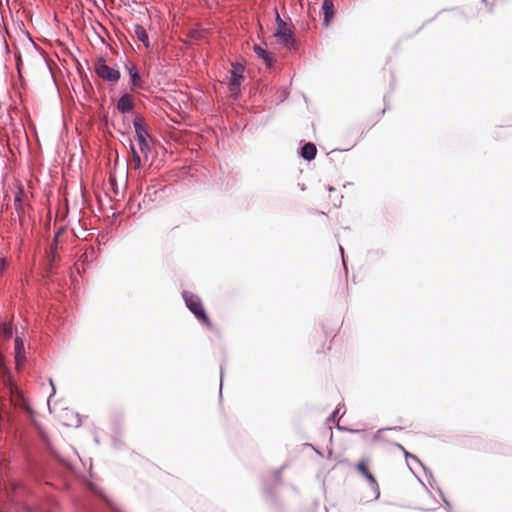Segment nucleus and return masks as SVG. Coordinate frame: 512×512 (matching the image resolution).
Segmentation results:
<instances>
[{"mask_svg":"<svg viewBox=\"0 0 512 512\" xmlns=\"http://www.w3.org/2000/svg\"><path fill=\"white\" fill-rule=\"evenodd\" d=\"M23 191L21 189L15 194L14 205L17 211L21 209Z\"/></svg>","mask_w":512,"mask_h":512,"instance_id":"17","label":"nucleus"},{"mask_svg":"<svg viewBox=\"0 0 512 512\" xmlns=\"http://www.w3.org/2000/svg\"><path fill=\"white\" fill-rule=\"evenodd\" d=\"M94 70L99 77L108 82H117L120 79V72L117 69L108 66L103 56H100L97 59Z\"/></svg>","mask_w":512,"mask_h":512,"instance_id":"3","label":"nucleus"},{"mask_svg":"<svg viewBox=\"0 0 512 512\" xmlns=\"http://www.w3.org/2000/svg\"><path fill=\"white\" fill-rule=\"evenodd\" d=\"M317 154V148L316 146L311 143L307 142L305 143L301 148V157L306 161H312L315 159Z\"/></svg>","mask_w":512,"mask_h":512,"instance_id":"10","label":"nucleus"},{"mask_svg":"<svg viewBox=\"0 0 512 512\" xmlns=\"http://www.w3.org/2000/svg\"><path fill=\"white\" fill-rule=\"evenodd\" d=\"M275 21L277 24V30H276L275 36L279 39V41L286 45H288L290 42H293L294 41L293 32L290 29L286 28V23L281 18L280 14L278 13L277 10H276Z\"/></svg>","mask_w":512,"mask_h":512,"instance_id":"6","label":"nucleus"},{"mask_svg":"<svg viewBox=\"0 0 512 512\" xmlns=\"http://www.w3.org/2000/svg\"><path fill=\"white\" fill-rule=\"evenodd\" d=\"M133 126L140 151L145 157H147V154L150 151V135L147 132L144 118L142 116H136L133 120Z\"/></svg>","mask_w":512,"mask_h":512,"instance_id":"2","label":"nucleus"},{"mask_svg":"<svg viewBox=\"0 0 512 512\" xmlns=\"http://www.w3.org/2000/svg\"><path fill=\"white\" fill-rule=\"evenodd\" d=\"M113 445L114 447L118 448L120 445H119V441H117L116 439H114L113 441Z\"/></svg>","mask_w":512,"mask_h":512,"instance_id":"30","label":"nucleus"},{"mask_svg":"<svg viewBox=\"0 0 512 512\" xmlns=\"http://www.w3.org/2000/svg\"><path fill=\"white\" fill-rule=\"evenodd\" d=\"M323 20L325 24H329L334 15V4L332 0H324L322 3Z\"/></svg>","mask_w":512,"mask_h":512,"instance_id":"11","label":"nucleus"},{"mask_svg":"<svg viewBox=\"0 0 512 512\" xmlns=\"http://www.w3.org/2000/svg\"><path fill=\"white\" fill-rule=\"evenodd\" d=\"M50 384H51V386H52V394L49 396V399H50L52 396H54V395H55V386H54L53 381H52L51 379H50Z\"/></svg>","mask_w":512,"mask_h":512,"instance_id":"26","label":"nucleus"},{"mask_svg":"<svg viewBox=\"0 0 512 512\" xmlns=\"http://www.w3.org/2000/svg\"><path fill=\"white\" fill-rule=\"evenodd\" d=\"M441 497H442V499H443V501H444V503H445V506H446L448 509H450V508H451V504H450V502H449L448 500H446V499H445V497H444V495H443L442 493H441Z\"/></svg>","mask_w":512,"mask_h":512,"instance_id":"24","label":"nucleus"},{"mask_svg":"<svg viewBox=\"0 0 512 512\" xmlns=\"http://www.w3.org/2000/svg\"><path fill=\"white\" fill-rule=\"evenodd\" d=\"M0 332L5 339H10L13 336V329L10 324L2 323L0 327Z\"/></svg>","mask_w":512,"mask_h":512,"instance_id":"15","label":"nucleus"},{"mask_svg":"<svg viewBox=\"0 0 512 512\" xmlns=\"http://www.w3.org/2000/svg\"><path fill=\"white\" fill-rule=\"evenodd\" d=\"M483 1L485 2L486 0H483Z\"/></svg>","mask_w":512,"mask_h":512,"instance_id":"33","label":"nucleus"},{"mask_svg":"<svg viewBox=\"0 0 512 512\" xmlns=\"http://www.w3.org/2000/svg\"><path fill=\"white\" fill-rule=\"evenodd\" d=\"M336 428L340 431H347L349 433H352V434H357V433H360L361 430H358V429H348V428H344L342 426H340L339 423L336 424Z\"/></svg>","mask_w":512,"mask_h":512,"instance_id":"19","label":"nucleus"},{"mask_svg":"<svg viewBox=\"0 0 512 512\" xmlns=\"http://www.w3.org/2000/svg\"><path fill=\"white\" fill-rule=\"evenodd\" d=\"M133 107L134 104L132 97L128 93L123 94L117 102V110L122 114L131 112L133 110Z\"/></svg>","mask_w":512,"mask_h":512,"instance_id":"7","label":"nucleus"},{"mask_svg":"<svg viewBox=\"0 0 512 512\" xmlns=\"http://www.w3.org/2000/svg\"><path fill=\"white\" fill-rule=\"evenodd\" d=\"M244 70L245 67L241 63L235 62L231 64L229 89L232 94L240 91Z\"/></svg>","mask_w":512,"mask_h":512,"instance_id":"4","label":"nucleus"},{"mask_svg":"<svg viewBox=\"0 0 512 512\" xmlns=\"http://www.w3.org/2000/svg\"><path fill=\"white\" fill-rule=\"evenodd\" d=\"M401 427H394V428H382V429H379L375 435H374V440H379L380 439V435L382 432L386 431V430H400Z\"/></svg>","mask_w":512,"mask_h":512,"instance_id":"18","label":"nucleus"},{"mask_svg":"<svg viewBox=\"0 0 512 512\" xmlns=\"http://www.w3.org/2000/svg\"><path fill=\"white\" fill-rule=\"evenodd\" d=\"M340 413V408H337L328 418V421L331 422V421H335L336 417L338 416V414Z\"/></svg>","mask_w":512,"mask_h":512,"instance_id":"22","label":"nucleus"},{"mask_svg":"<svg viewBox=\"0 0 512 512\" xmlns=\"http://www.w3.org/2000/svg\"><path fill=\"white\" fill-rule=\"evenodd\" d=\"M126 70L130 76L131 84L135 87H140L142 80L138 73L137 67L135 65H126Z\"/></svg>","mask_w":512,"mask_h":512,"instance_id":"13","label":"nucleus"},{"mask_svg":"<svg viewBox=\"0 0 512 512\" xmlns=\"http://www.w3.org/2000/svg\"><path fill=\"white\" fill-rule=\"evenodd\" d=\"M15 361L20 365L25 359V343L22 337H15Z\"/></svg>","mask_w":512,"mask_h":512,"instance_id":"8","label":"nucleus"},{"mask_svg":"<svg viewBox=\"0 0 512 512\" xmlns=\"http://www.w3.org/2000/svg\"><path fill=\"white\" fill-rule=\"evenodd\" d=\"M61 233H62V229H60L58 232L55 233L53 243L51 245L52 249L56 248V243H57L58 238L60 237Z\"/></svg>","mask_w":512,"mask_h":512,"instance_id":"21","label":"nucleus"},{"mask_svg":"<svg viewBox=\"0 0 512 512\" xmlns=\"http://www.w3.org/2000/svg\"><path fill=\"white\" fill-rule=\"evenodd\" d=\"M133 31L137 39L142 42L145 47H149V38L145 28L140 24H134Z\"/></svg>","mask_w":512,"mask_h":512,"instance_id":"12","label":"nucleus"},{"mask_svg":"<svg viewBox=\"0 0 512 512\" xmlns=\"http://www.w3.org/2000/svg\"><path fill=\"white\" fill-rule=\"evenodd\" d=\"M182 298L187 309L195 316L198 321L206 324L207 326L212 325L211 320L204 309L202 300L198 295L190 291H183Z\"/></svg>","mask_w":512,"mask_h":512,"instance_id":"1","label":"nucleus"},{"mask_svg":"<svg viewBox=\"0 0 512 512\" xmlns=\"http://www.w3.org/2000/svg\"><path fill=\"white\" fill-rule=\"evenodd\" d=\"M108 504L113 510H115V512H122L118 508L114 507L112 503L108 502Z\"/></svg>","mask_w":512,"mask_h":512,"instance_id":"28","label":"nucleus"},{"mask_svg":"<svg viewBox=\"0 0 512 512\" xmlns=\"http://www.w3.org/2000/svg\"><path fill=\"white\" fill-rule=\"evenodd\" d=\"M140 208H141V204L139 203V204L137 205V210H139Z\"/></svg>","mask_w":512,"mask_h":512,"instance_id":"32","label":"nucleus"},{"mask_svg":"<svg viewBox=\"0 0 512 512\" xmlns=\"http://www.w3.org/2000/svg\"><path fill=\"white\" fill-rule=\"evenodd\" d=\"M340 252L342 254V259H344V249L341 245H340ZM343 264L345 265V260H343Z\"/></svg>","mask_w":512,"mask_h":512,"instance_id":"29","label":"nucleus"},{"mask_svg":"<svg viewBox=\"0 0 512 512\" xmlns=\"http://www.w3.org/2000/svg\"><path fill=\"white\" fill-rule=\"evenodd\" d=\"M328 191H329V192H333V191H335V188H334V187H329V188H328Z\"/></svg>","mask_w":512,"mask_h":512,"instance_id":"31","label":"nucleus"},{"mask_svg":"<svg viewBox=\"0 0 512 512\" xmlns=\"http://www.w3.org/2000/svg\"><path fill=\"white\" fill-rule=\"evenodd\" d=\"M159 189H157L155 186H148L147 191L144 194L143 202H154L156 200L155 196L158 193Z\"/></svg>","mask_w":512,"mask_h":512,"instance_id":"14","label":"nucleus"},{"mask_svg":"<svg viewBox=\"0 0 512 512\" xmlns=\"http://www.w3.org/2000/svg\"><path fill=\"white\" fill-rule=\"evenodd\" d=\"M76 425V426H79L81 424V419L79 418V415L77 414L75 416V421L73 423H71L70 425Z\"/></svg>","mask_w":512,"mask_h":512,"instance_id":"23","label":"nucleus"},{"mask_svg":"<svg viewBox=\"0 0 512 512\" xmlns=\"http://www.w3.org/2000/svg\"><path fill=\"white\" fill-rule=\"evenodd\" d=\"M130 150L133 155V161L135 163V168L138 169L140 167L141 157L133 144H130Z\"/></svg>","mask_w":512,"mask_h":512,"instance_id":"16","label":"nucleus"},{"mask_svg":"<svg viewBox=\"0 0 512 512\" xmlns=\"http://www.w3.org/2000/svg\"><path fill=\"white\" fill-rule=\"evenodd\" d=\"M253 51L254 53L256 54V56L259 58V59H262L264 61V63L271 67L273 65V62H274V59L273 57L271 56V54L266 50L264 49L262 46L260 45H254L253 47Z\"/></svg>","mask_w":512,"mask_h":512,"instance_id":"9","label":"nucleus"},{"mask_svg":"<svg viewBox=\"0 0 512 512\" xmlns=\"http://www.w3.org/2000/svg\"><path fill=\"white\" fill-rule=\"evenodd\" d=\"M275 478L277 481H280V478H281V470L280 469L275 472Z\"/></svg>","mask_w":512,"mask_h":512,"instance_id":"25","label":"nucleus"},{"mask_svg":"<svg viewBox=\"0 0 512 512\" xmlns=\"http://www.w3.org/2000/svg\"><path fill=\"white\" fill-rule=\"evenodd\" d=\"M356 470L367 480L371 490L374 494V500H378L380 497L379 485L374 476L367 469V463L365 460L358 462L355 466Z\"/></svg>","mask_w":512,"mask_h":512,"instance_id":"5","label":"nucleus"},{"mask_svg":"<svg viewBox=\"0 0 512 512\" xmlns=\"http://www.w3.org/2000/svg\"><path fill=\"white\" fill-rule=\"evenodd\" d=\"M397 447H398L399 449H401V450L404 452V455H405V457H406V458H412L413 460L418 461V459H417L415 456H413L412 454L408 453V452L403 448V446H402V445L397 444Z\"/></svg>","mask_w":512,"mask_h":512,"instance_id":"20","label":"nucleus"},{"mask_svg":"<svg viewBox=\"0 0 512 512\" xmlns=\"http://www.w3.org/2000/svg\"><path fill=\"white\" fill-rule=\"evenodd\" d=\"M223 374H224L223 367H221L220 392L222 391Z\"/></svg>","mask_w":512,"mask_h":512,"instance_id":"27","label":"nucleus"}]
</instances>
